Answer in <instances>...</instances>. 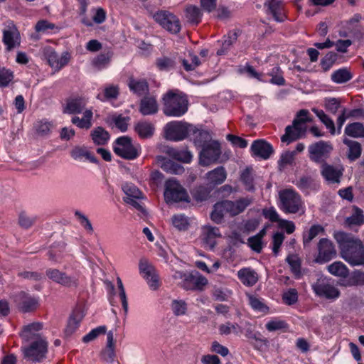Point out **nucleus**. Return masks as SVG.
Returning a JSON list of instances; mask_svg holds the SVG:
<instances>
[{
	"label": "nucleus",
	"mask_w": 364,
	"mask_h": 364,
	"mask_svg": "<svg viewBox=\"0 0 364 364\" xmlns=\"http://www.w3.org/2000/svg\"><path fill=\"white\" fill-rule=\"evenodd\" d=\"M333 237L346 262L351 266H364V245L360 239L342 231L335 232Z\"/></svg>",
	"instance_id": "1"
},
{
	"label": "nucleus",
	"mask_w": 364,
	"mask_h": 364,
	"mask_svg": "<svg viewBox=\"0 0 364 364\" xmlns=\"http://www.w3.org/2000/svg\"><path fill=\"white\" fill-rule=\"evenodd\" d=\"M163 112L168 117H179L188 110V100L180 93L169 91L162 98Z\"/></svg>",
	"instance_id": "2"
},
{
	"label": "nucleus",
	"mask_w": 364,
	"mask_h": 364,
	"mask_svg": "<svg viewBox=\"0 0 364 364\" xmlns=\"http://www.w3.org/2000/svg\"><path fill=\"white\" fill-rule=\"evenodd\" d=\"M312 119L309 117L307 109H301L298 112L291 126H287L285 134L282 136V141L287 144L296 140L304 132V124L311 122Z\"/></svg>",
	"instance_id": "3"
},
{
	"label": "nucleus",
	"mask_w": 364,
	"mask_h": 364,
	"mask_svg": "<svg viewBox=\"0 0 364 364\" xmlns=\"http://www.w3.org/2000/svg\"><path fill=\"white\" fill-rule=\"evenodd\" d=\"M279 208L286 213H296L303 205L300 196L292 189L279 191Z\"/></svg>",
	"instance_id": "4"
},
{
	"label": "nucleus",
	"mask_w": 364,
	"mask_h": 364,
	"mask_svg": "<svg viewBox=\"0 0 364 364\" xmlns=\"http://www.w3.org/2000/svg\"><path fill=\"white\" fill-rule=\"evenodd\" d=\"M312 289L315 294L327 300L334 301L337 299L341 292L336 285L326 277H320L312 284Z\"/></svg>",
	"instance_id": "5"
},
{
	"label": "nucleus",
	"mask_w": 364,
	"mask_h": 364,
	"mask_svg": "<svg viewBox=\"0 0 364 364\" xmlns=\"http://www.w3.org/2000/svg\"><path fill=\"white\" fill-rule=\"evenodd\" d=\"M114 153L124 159L132 160L136 159L140 153V146L134 145L128 136L119 137L113 146Z\"/></svg>",
	"instance_id": "6"
},
{
	"label": "nucleus",
	"mask_w": 364,
	"mask_h": 364,
	"mask_svg": "<svg viewBox=\"0 0 364 364\" xmlns=\"http://www.w3.org/2000/svg\"><path fill=\"white\" fill-rule=\"evenodd\" d=\"M192 124L181 121L171 122L164 127L165 137L171 141H178L188 136Z\"/></svg>",
	"instance_id": "7"
},
{
	"label": "nucleus",
	"mask_w": 364,
	"mask_h": 364,
	"mask_svg": "<svg viewBox=\"0 0 364 364\" xmlns=\"http://www.w3.org/2000/svg\"><path fill=\"white\" fill-rule=\"evenodd\" d=\"M164 198L168 203L187 201L188 195L177 181L169 179L165 184Z\"/></svg>",
	"instance_id": "8"
},
{
	"label": "nucleus",
	"mask_w": 364,
	"mask_h": 364,
	"mask_svg": "<svg viewBox=\"0 0 364 364\" xmlns=\"http://www.w3.org/2000/svg\"><path fill=\"white\" fill-rule=\"evenodd\" d=\"M150 16L164 28L172 33H177L181 30L179 19L173 14L166 11L150 13Z\"/></svg>",
	"instance_id": "9"
},
{
	"label": "nucleus",
	"mask_w": 364,
	"mask_h": 364,
	"mask_svg": "<svg viewBox=\"0 0 364 364\" xmlns=\"http://www.w3.org/2000/svg\"><path fill=\"white\" fill-rule=\"evenodd\" d=\"M41 51L47 59L49 65L56 71H59L68 65L71 58V55L69 52L65 51L59 55L50 46L42 48Z\"/></svg>",
	"instance_id": "10"
},
{
	"label": "nucleus",
	"mask_w": 364,
	"mask_h": 364,
	"mask_svg": "<svg viewBox=\"0 0 364 364\" xmlns=\"http://www.w3.org/2000/svg\"><path fill=\"white\" fill-rule=\"evenodd\" d=\"M221 154L220 144L218 141H209L202 147L199 154V163L201 166H208L215 163Z\"/></svg>",
	"instance_id": "11"
},
{
	"label": "nucleus",
	"mask_w": 364,
	"mask_h": 364,
	"mask_svg": "<svg viewBox=\"0 0 364 364\" xmlns=\"http://www.w3.org/2000/svg\"><path fill=\"white\" fill-rule=\"evenodd\" d=\"M139 268L149 287L154 291L159 289L161 286V281L155 267L146 259H141Z\"/></svg>",
	"instance_id": "12"
},
{
	"label": "nucleus",
	"mask_w": 364,
	"mask_h": 364,
	"mask_svg": "<svg viewBox=\"0 0 364 364\" xmlns=\"http://www.w3.org/2000/svg\"><path fill=\"white\" fill-rule=\"evenodd\" d=\"M48 343L44 338H39L33 341L28 346L23 348V353L26 358L37 362L46 357Z\"/></svg>",
	"instance_id": "13"
},
{
	"label": "nucleus",
	"mask_w": 364,
	"mask_h": 364,
	"mask_svg": "<svg viewBox=\"0 0 364 364\" xmlns=\"http://www.w3.org/2000/svg\"><path fill=\"white\" fill-rule=\"evenodd\" d=\"M122 190L126 195L124 198V201L131 205L139 211L144 213L145 210L141 203L139 201V200L143 198V194L139 189L132 183H126L123 185Z\"/></svg>",
	"instance_id": "14"
},
{
	"label": "nucleus",
	"mask_w": 364,
	"mask_h": 364,
	"mask_svg": "<svg viewBox=\"0 0 364 364\" xmlns=\"http://www.w3.org/2000/svg\"><path fill=\"white\" fill-rule=\"evenodd\" d=\"M333 147L330 143L320 141L309 146V157L316 163L323 164L328 157Z\"/></svg>",
	"instance_id": "15"
},
{
	"label": "nucleus",
	"mask_w": 364,
	"mask_h": 364,
	"mask_svg": "<svg viewBox=\"0 0 364 364\" xmlns=\"http://www.w3.org/2000/svg\"><path fill=\"white\" fill-rule=\"evenodd\" d=\"M344 168L342 166H333L323 163L321 166V175L328 184H337L341 183Z\"/></svg>",
	"instance_id": "16"
},
{
	"label": "nucleus",
	"mask_w": 364,
	"mask_h": 364,
	"mask_svg": "<svg viewBox=\"0 0 364 364\" xmlns=\"http://www.w3.org/2000/svg\"><path fill=\"white\" fill-rule=\"evenodd\" d=\"M336 256V250L333 242L326 238H322L318 243V255L315 259L317 263H326Z\"/></svg>",
	"instance_id": "17"
},
{
	"label": "nucleus",
	"mask_w": 364,
	"mask_h": 364,
	"mask_svg": "<svg viewBox=\"0 0 364 364\" xmlns=\"http://www.w3.org/2000/svg\"><path fill=\"white\" fill-rule=\"evenodd\" d=\"M2 41L8 50H11L20 46V33L13 22H9L4 28Z\"/></svg>",
	"instance_id": "18"
},
{
	"label": "nucleus",
	"mask_w": 364,
	"mask_h": 364,
	"mask_svg": "<svg viewBox=\"0 0 364 364\" xmlns=\"http://www.w3.org/2000/svg\"><path fill=\"white\" fill-rule=\"evenodd\" d=\"M221 237L218 228L211 225H204L201 228L200 238L203 246L209 250H213L216 240Z\"/></svg>",
	"instance_id": "19"
},
{
	"label": "nucleus",
	"mask_w": 364,
	"mask_h": 364,
	"mask_svg": "<svg viewBox=\"0 0 364 364\" xmlns=\"http://www.w3.org/2000/svg\"><path fill=\"white\" fill-rule=\"evenodd\" d=\"M47 277L53 282L64 287H77L78 279L75 276H69L56 269H49L46 271Z\"/></svg>",
	"instance_id": "20"
},
{
	"label": "nucleus",
	"mask_w": 364,
	"mask_h": 364,
	"mask_svg": "<svg viewBox=\"0 0 364 364\" xmlns=\"http://www.w3.org/2000/svg\"><path fill=\"white\" fill-rule=\"evenodd\" d=\"M208 284V279L198 272L189 273L186 282L183 284V289L186 290L203 291Z\"/></svg>",
	"instance_id": "21"
},
{
	"label": "nucleus",
	"mask_w": 364,
	"mask_h": 364,
	"mask_svg": "<svg viewBox=\"0 0 364 364\" xmlns=\"http://www.w3.org/2000/svg\"><path fill=\"white\" fill-rule=\"evenodd\" d=\"M15 302L19 309L24 311H30L35 309L38 304V299L28 294L21 291L15 296Z\"/></svg>",
	"instance_id": "22"
},
{
	"label": "nucleus",
	"mask_w": 364,
	"mask_h": 364,
	"mask_svg": "<svg viewBox=\"0 0 364 364\" xmlns=\"http://www.w3.org/2000/svg\"><path fill=\"white\" fill-rule=\"evenodd\" d=\"M252 200L250 198H240L237 200H225L228 213L232 216L237 215L242 213L247 206L252 203Z\"/></svg>",
	"instance_id": "23"
},
{
	"label": "nucleus",
	"mask_w": 364,
	"mask_h": 364,
	"mask_svg": "<svg viewBox=\"0 0 364 364\" xmlns=\"http://www.w3.org/2000/svg\"><path fill=\"white\" fill-rule=\"evenodd\" d=\"M252 154L262 159H267L273 153V148L270 144L264 140H256L251 146Z\"/></svg>",
	"instance_id": "24"
},
{
	"label": "nucleus",
	"mask_w": 364,
	"mask_h": 364,
	"mask_svg": "<svg viewBox=\"0 0 364 364\" xmlns=\"http://www.w3.org/2000/svg\"><path fill=\"white\" fill-rule=\"evenodd\" d=\"M196 146L203 147L209 141H212L211 135L209 132L198 129L192 124L191 132L188 135Z\"/></svg>",
	"instance_id": "25"
},
{
	"label": "nucleus",
	"mask_w": 364,
	"mask_h": 364,
	"mask_svg": "<svg viewBox=\"0 0 364 364\" xmlns=\"http://www.w3.org/2000/svg\"><path fill=\"white\" fill-rule=\"evenodd\" d=\"M227 178V172L223 166H219L212 171H208L205 178L208 185L215 186L223 183Z\"/></svg>",
	"instance_id": "26"
},
{
	"label": "nucleus",
	"mask_w": 364,
	"mask_h": 364,
	"mask_svg": "<svg viewBox=\"0 0 364 364\" xmlns=\"http://www.w3.org/2000/svg\"><path fill=\"white\" fill-rule=\"evenodd\" d=\"M87 103V100L82 97L68 99L63 107V112L70 114L81 113L85 109Z\"/></svg>",
	"instance_id": "27"
},
{
	"label": "nucleus",
	"mask_w": 364,
	"mask_h": 364,
	"mask_svg": "<svg viewBox=\"0 0 364 364\" xmlns=\"http://www.w3.org/2000/svg\"><path fill=\"white\" fill-rule=\"evenodd\" d=\"M43 328V324L40 322H35L23 326L21 331V337L26 341L38 340L39 338H43L40 333L41 330Z\"/></svg>",
	"instance_id": "28"
},
{
	"label": "nucleus",
	"mask_w": 364,
	"mask_h": 364,
	"mask_svg": "<svg viewBox=\"0 0 364 364\" xmlns=\"http://www.w3.org/2000/svg\"><path fill=\"white\" fill-rule=\"evenodd\" d=\"M159 110L156 99L154 96H146L141 99L139 105V112L143 115L156 114Z\"/></svg>",
	"instance_id": "29"
},
{
	"label": "nucleus",
	"mask_w": 364,
	"mask_h": 364,
	"mask_svg": "<svg viewBox=\"0 0 364 364\" xmlns=\"http://www.w3.org/2000/svg\"><path fill=\"white\" fill-rule=\"evenodd\" d=\"M237 274L240 282L247 287H252L259 279L257 273L250 267L240 269Z\"/></svg>",
	"instance_id": "30"
},
{
	"label": "nucleus",
	"mask_w": 364,
	"mask_h": 364,
	"mask_svg": "<svg viewBox=\"0 0 364 364\" xmlns=\"http://www.w3.org/2000/svg\"><path fill=\"white\" fill-rule=\"evenodd\" d=\"M264 7L267 8L268 12L271 14L274 20L282 22L284 20L285 16L282 13L283 3L279 0H267Z\"/></svg>",
	"instance_id": "31"
},
{
	"label": "nucleus",
	"mask_w": 364,
	"mask_h": 364,
	"mask_svg": "<svg viewBox=\"0 0 364 364\" xmlns=\"http://www.w3.org/2000/svg\"><path fill=\"white\" fill-rule=\"evenodd\" d=\"M72 158L78 161H89L96 162L95 156L90 153L85 146H77L70 151Z\"/></svg>",
	"instance_id": "32"
},
{
	"label": "nucleus",
	"mask_w": 364,
	"mask_h": 364,
	"mask_svg": "<svg viewBox=\"0 0 364 364\" xmlns=\"http://www.w3.org/2000/svg\"><path fill=\"white\" fill-rule=\"evenodd\" d=\"M82 112V117L74 116L72 118L71 122L73 124L80 129H88L92 127V119L93 117L92 110L91 109H84Z\"/></svg>",
	"instance_id": "33"
},
{
	"label": "nucleus",
	"mask_w": 364,
	"mask_h": 364,
	"mask_svg": "<svg viewBox=\"0 0 364 364\" xmlns=\"http://www.w3.org/2000/svg\"><path fill=\"white\" fill-rule=\"evenodd\" d=\"M167 154L175 160L183 163H190L193 159V154L186 149H178L175 148H168Z\"/></svg>",
	"instance_id": "34"
},
{
	"label": "nucleus",
	"mask_w": 364,
	"mask_h": 364,
	"mask_svg": "<svg viewBox=\"0 0 364 364\" xmlns=\"http://www.w3.org/2000/svg\"><path fill=\"white\" fill-rule=\"evenodd\" d=\"M296 186L302 191L309 193L319 188L318 183L309 176L301 177L296 183Z\"/></svg>",
	"instance_id": "35"
},
{
	"label": "nucleus",
	"mask_w": 364,
	"mask_h": 364,
	"mask_svg": "<svg viewBox=\"0 0 364 364\" xmlns=\"http://www.w3.org/2000/svg\"><path fill=\"white\" fill-rule=\"evenodd\" d=\"M84 317V314L80 310L75 311L69 318L68 325L65 328V333L71 335L79 327L80 322Z\"/></svg>",
	"instance_id": "36"
},
{
	"label": "nucleus",
	"mask_w": 364,
	"mask_h": 364,
	"mask_svg": "<svg viewBox=\"0 0 364 364\" xmlns=\"http://www.w3.org/2000/svg\"><path fill=\"white\" fill-rule=\"evenodd\" d=\"M353 74L347 68H342L334 70L331 75V80L336 84H343L350 81Z\"/></svg>",
	"instance_id": "37"
},
{
	"label": "nucleus",
	"mask_w": 364,
	"mask_h": 364,
	"mask_svg": "<svg viewBox=\"0 0 364 364\" xmlns=\"http://www.w3.org/2000/svg\"><path fill=\"white\" fill-rule=\"evenodd\" d=\"M134 130L141 138L146 139L153 136L155 128L153 124L142 121L135 124Z\"/></svg>",
	"instance_id": "38"
},
{
	"label": "nucleus",
	"mask_w": 364,
	"mask_h": 364,
	"mask_svg": "<svg viewBox=\"0 0 364 364\" xmlns=\"http://www.w3.org/2000/svg\"><path fill=\"white\" fill-rule=\"evenodd\" d=\"M328 272L338 277H346L349 274V269L342 262L337 261L327 267Z\"/></svg>",
	"instance_id": "39"
},
{
	"label": "nucleus",
	"mask_w": 364,
	"mask_h": 364,
	"mask_svg": "<svg viewBox=\"0 0 364 364\" xmlns=\"http://www.w3.org/2000/svg\"><path fill=\"white\" fill-rule=\"evenodd\" d=\"M343 143L348 147V158L350 161H354L360 156L362 149L360 143L348 139H345Z\"/></svg>",
	"instance_id": "40"
},
{
	"label": "nucleus",
	"mask_w": 364,
	"mask_h": 364,
	"mask_svg": "<svg viewBox=\"0 0 364 364\" xmlns=\"http://www.w3.org/2000/svg\"><path fill=\"white\" fill-rule=\"evenodd\" d=\"M226 213H228L225 204V200L218 202L215 203L213 207V210L210 214L211 220L216 223H220Z\"/></svg>",
	"instance_id": "41"
},
{
	"label": "nucleus",
	"mask_w": 364,
	"mask_h": 364,
	"mask_svg": "<svg viewBox=\"0 0 364 364\" xmlns=\"http://www.w3.org/2000/svg\"><path fill=\"white\" fill-rule=\"evenodd\" d=\"M324 232V228L320 225H314L310 229L304 233L303 235V245L304 247L309 245L311 240L318 235Z\"/></svg>",
	"instance_id": "42"
},
{
	"label": "nucleus",
	"mask_w": 364,
	"mask_h": 364,
	"mask_svg": "<svg viewBox=\"0 0 364 364\" xmlns=\"http://www.w3.org/2000/svg\"><path fill=\"white\" fill-rule=\"evenodd\" d=\"M172 225L180 231L188 230L190 226V220L183 214L174 215L171 218Z\"/></svg>",
	"instance_id": "43"
},
{
	"label": "nucleus",
	"mask_w": 364,
	"mask_h": 364,
	"mask_svg": "<svg viewBox=\"0 0 364 364\" xmlns=\"http://www.w3.org/2000/svg\"><path fill=\"white\" fill-rule=\"evenodd\" d=\"M91 136L93 142L97 145L105 144L109 139L108 132L102 127L95 129L92 132Z\"/></svg>",
	"instance_id": "44"
},
{
	"label": "nucleus",
	"mask_w": 364,
	"mask_h": 364,
	"mask_svg": "<svg viewBox=\"0 0 364 364\" xmlns=\"http://www.w3.org/2000/svg\"><path fill=\"white\" fill-rule=\"evenodd\" d=\"M112 56L110 52L100 53L92 60V65L97 70L104 69L108 66Z\"/></svg>",
	"instance_id": "45"
},
{
	"label": "nucleus",
	"mask_w": 364,
	"mask_h": 364,
	"mask_svg": "<svg viewBox=\"0 0 364 364\" xmlns=\"http://www.w3.org/2000/svg\"><path fill=\"white\" fill-rule=\"evenodd\" d=\"M311 110L316 114L318 119L325 124L326 128L329 129L330 133L334 135L336 134V128L333 121L327 114H326L323 110L318 109L316 108H312Z\"/></svg>",
	"instance_id": "46"
},
{
	"label": "nucleus",
	"mask_w": 364,
	"mask_h": 364,
	"mask_svg": "<svg viewBox=\"0 0 364 364\" xmlns=\"http://www.w3.org/2000/svg\"><path fill=\"white\" fill-rule=\"evenodd\" d=\"M345 133L352 137H364V127L359 122H354L346 127Z\"/></svg>",
	"instance_id": "47"
},
{
	"label": "nucleus",
	"mask_w": 364,
	"mask_h": 364,
	"mask_svg": "<svg viewBox=\"0 0 364 364\" xmlns=\"http://www.w3.org/2000/svg\"><path fill=\"white\" fill-rule=\"evenodd\" d=\"M129 87L132 91L139 95L145 94L149 90L148 84L145 80L130 79L129 82Z\"/></svg>",
	"instance_id": "48"
},
{
	"label": "nucleus",
	"mask_w": 364,
	"mask_h": 364,
	"mask_svg": "<svg viewBox=\"0 0 364 364\" xmlns=\"http://www.w3.org/2000/svg\"><path fill=\"white\" fill-rule=\"evenodd\" d=\"M185 16L190 23L198 24L200 21L202 13L197 6H188L186 9Z\"/></svg>",
	"instance_id": "49"
},
{
	"label": "nucleus",
	"mask_w": 364,
	"mask_h": 364,
	"mask_svg": "<svg viewBox=\"0 0 364 364\" xmlns=\"http://www.w3.org/2000/svg\"><path fill=\"white\" fill-rule=\"evenodd\" d=\"M173 314L176 316H184L187 313L188 304L182 299H173L171 305Z\"/></svg>",
	"instance_id": "50"
},
{
	"label": "nucleus",
	"mask_w": 364,
	"mask_h": 364,
	"mask_svg": "<svg viewBox=\"0 0 364 364\" xmlns=\"http://www.w3.org/2000/svg\"><path fill=\"white\" fill-rule=\"evenodd\" d=\"M346 223L350 225H360L364 223V215L363 210L354 206L353 208V214L350 217L347 218Z\"/></svg>",
	"instance_id": "51"
},
{
	"label": "nucleus",
	"mask_w": 364,
	"mask_h": 364,
	"mask_svg": "<svg viewBox=\"0 0 364 364\" xmlns=\"http://www.w3.org/2000/svg\"><path fill=\"white\" fill-rule=\"evenodd\" d=\"M119 95V87L116 85H108L105 87L103 92L97 95L102 101L116 99Z\"/></svg>",
	"instance_id": "52"
},
{
	"label": "nucleus",
	"mask_w": 364,
	"mask_h": 364,
	"mask_svg": "<svg viewBox=\"0 0 364 364\" xmlns=\"http://www.w3.org/2000/svg\"><path fill=\"white\" fill-rule=\"evenodd\" d=\"M161 168L167 173L171 174L179 175L184 172V168L181 165L176 164L171 160L165 161L162 164Z\"/></svg>",
	"instance_id": "53"
},
{
	"label": "nucleus",
	"mask_w": 364,
	"mask_h": 364,
	"mask_svg": "<svg viewBox=\"0 0 364 364\" xmlns=\"http://www.w3.org/2000/svg\"><path fill=\"white\" fill-rule=\"evenodd\" d=\"M240 180L244 183L246 190L250 191L254 189L253 175L252 168H245L241 173Z\"/></svg>",
	"instance_id": "54"
},
{
	"label": "nucleus",
	"mask_w": 364,
	"mask_h": 364,
	"mask_svg": "<svg viewBox=\"0 0 364 364\" xmlns=\"http://www.w3.org/2000/svg\"><path fill=\"white\" fill-rule=\"evenodd\" d=\"M247 297L250 305L255 311L263 313L267 312L268 307L261 299L253 295H248Z\"/></svg>",
	"instance_id": "55"
},
{
	"label": "nucleus",
	"mask_w": 364,
	"mask_h": 364,
	"mask_svg": "<svg viewBox=\"0 0 364 364\" xmlns=\"http://www.w3.org/2000/svg\"><path fill=\"white\" fill-rule=\"evenodd\" d=\"M286 260L289 264L292 272L294 274L296 277H299L301 274V260L298 255H289L287 257Z\"/></svg>",
	"instance_id": "56"
},
{
	"label": "nucleus",
	"mask_w": 364,
	"mask_h": 364,
	"mask_svg": "<svg viewBox=\"0 0 364 364\" xmlns=\"http://www.w3.org/2000/svg\"><path fill=\"white\" fill-rule=\"evenodd\" d=\"M268 75L271 76L270 82L277 85H284L285 80L282 76V73L279 67L275 66L268 73Z\"/></svg>",
	"instance_id": "57"
},
{
	"label": "nucleus",
	"mask_w": 364,
	"mask_h": 364,
	"mask_svg": "<svg viewBox=\"0 0 364 364\" xmlns=\"http://www.w3.org/2000/svg\"><path fill=\"white\" fill-rule=\"evenodd\" d=\"M75 215L77 218L82 227L85 230V231L89 234H92L94 229L89 218L79 210H76L75 212Z\"/></svg>",
	"instance_id": "58"
},
{
	"label": "nucleus",
	"mask_w": 364,
	"mask_h": 364,
	"mask_svg": "<svg viewBox=\"0 0 364 364\" xmlns=\"http://www.w3.org/2000/svg\"><path fill=\"white\" fill-rule=\"evenodd\" d=\"M237 35L235 32H231L228 33V36H225V38L222 43V47L218 50V55H223L232 46V44L236 41Z\"/></svg>",
	"instance_id": "59"
},
{
	"label": "nucleus",
	"mask_w": 364,
	"mask_h": 364,
	"mask_svg": "<svg viewBox=\"0 0 364 364\" xmlns=\"http://www.w3.org/2000/svg\"><path fill=\"white\" fill-rule=\"evenodd\" d=\"M337 54L333 52H328L321 60V66L323 71H328L336 63Z\"/></svg>",
	"instance_id": "60"
},
{
	"label": "nucleus",
	"mask_w": 364,
	"mask_h": 364,
	"mask_svg": "<svg viewBox=\"0 0 364 364\" xmlns=\"http://www.w3.org/2000/svg\"><path fill=\"white\" fill-rule=\"evenodd\" d=\"M265 326L269 331L272 332L286 329L287 328V323L282 319L274 318L269 321Z\"/></svg>",
	"instance_id": "61"
},
{
	"label": "nucleus",
	"mask_w": 364,
	"mask_h": 364,
	"mask_svg": "<svg viewBox=\"0 0 364 364\" xmlns=\"http://www.w3.org/2000/svg\"><path fill=\"white\" fill-rule=\"evenodd\" d=\"M364 285V272L355 271L346 282L345 286Z\"/></svg>",
	"instance_id": "62"
},
{
	"label": "nucleus",
	"mask_w": 364,
	"mask_h": 364,
	"mask_svg": "<svg viewBox=\"0 0 364 364\" xmlns=\"http://www.w3.org/2000/svg\"><path fill=\"white\" fill-rule=\"evenodd\" d=\"M106 327L105 326H98L91 331H90L87 334H86L83 338L82 341L85 343H89L95 338H97L100 335L105 334L106 333Z\"/></svg>",
	"instance_id": "63"
},
{
	"label": "nucleus",
	"mask_w": 364,
	"mask_h": 364,
	"mask_svg": "<svg viewBox=\"0 0 364 364\" xmlns=\"http://www.w3.org/2000/svg\"><path fill=\"white\" fill-rule=\"evenodd\" d=\"M112 119L115 126L122 132L127 129L128 124L130 120L129 117H123L122 115H113Z\"/></svg>",
	"instance_id": "64"
}]
</instances>
